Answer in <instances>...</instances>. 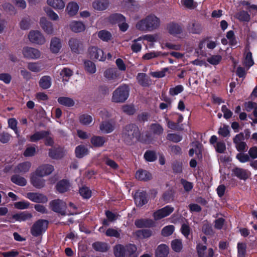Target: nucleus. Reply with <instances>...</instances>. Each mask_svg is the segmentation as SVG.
Masks as SVG:
<instances>
[{
	"label": "nucleus",
	"mask_w": 257,
	"mask_h": 257,
	"mask_svg": "<svg viewBox=\"0 0 257 257\" xmlns=\"http://www.w3.org/2000/svg\"><path fill=\"white\" fill-rule=\"evenodd\" d=\"M120 135L122 142L127 146L134 145L136 141L142 142L139 127L135 123H131L124 126Z\"/></svg>",
	"instance_id": "obj_1"
},
{
	"label": "nucleus",
	"mask_w": 257,
	"mask_h": 257,
	"mask_svg": "<svg viewBox=\"0 0 257 257\" xmlns=\"http://www.w3.org/2000/svg\"><path fill=\"white\" fill-rule=\"evenodd\" d=\"M160 23L159 18L155 15L151 14L138 22L136 28L141 31H152L159 27Z\"/></svg>",
	"instance_id": "obj_2"
},
{
	"label": "nucleus",
	"mask_w": 257,
	"mask_h": 257,
	"mask_svg": "<svg viewBox=\"0 0 257 257\" xmlns=\"http://www.w3.org/2000/svg\"><path fill=\"white\" fill-rule=\"evenodd\" d=\"M129 87L127 85H122L116 88L112 94V101L116 103L124 102L128 97Z\"/></svg>",
	"instance_id": "obj_3"
},
{
	"label": "nucleus",
	"mask_w": 257,
	"mask_h": 257,
	"mask_svg": "<svg viewBox=\"0 0 257 257\" xmlns=\"http://www.w3.org/2000/svg\"><path fill=\"white\" fill-rule=\"evenodd\" d=\"M48 221L45 219H39L33 225L31 233L34 236L37 237L41 235L43 232L48 228Z\"/></svg>",
	"instance_id": "obj_4"
},
{
	"label": "nucleus",
	"mask_w": 257,
	"mask_h": 257,
	"mask_svg": "<svg viewBox=\"0 0 257 257\" xmlns=\"http://www.w3.org/2000/svg\"><path fill=\"white\" fill-rule=\"evenodd\" d=\"M28 39L32 43L43 45L46 42L43 34L39 30H31L28 34Z\"/></svg>",
	"instance_id": "obj_5"
},
{
	"label": "nucleus",
	"mask_w": 257,
	"mask_h": 257,
	"mask_svg": "<svg viewBox=\"0 0 257 257\" xmlns=\"http://www.w3.org/2000/svg\"><path fill=\"white\" fill-rule=\"evenodd\" d=\"M22 52L24 58L30 60L39 59L41 56V52L39 49L29 46L24 47Z\"/></svg>",
	"instance_id": "obj_6"
},
{
	"label": "nucleus",
	"mask_w": 257,
	"mask_h": 257,
	"mask_svg": "<svg viewBox=\"0 0 257 257\" xmlns=\"http://www.w3.org/2000/svg\"><path fill=\"white\" fill-rule=\"evenodd\" d=\"M110 21L112 23H117L120 30L125 32L128 28V24L125 22V18L121 14H115L110 16Z\"/></svg>",
	"instance_id": "obj_7"
},
{
	"label": "nucleus",
	"mask_w": 257,
	"mask_h": 257,
	"mask_svg": "<svg viewBox=\"0 0 257 257\" xmlns=\"http://www.w3.org/2000/svg\"><path fill=\"white\" fill-rule=\"evenodd\" d=\"M174 210V208L171 205H167L156 211L153 214L155 220H160L169 216Z\"/></svg>",
	"instance_id": "obj_8"
},
{
	"label": "nucleus",
	"mask_w": 257,
	"mask_h": 257,
	"mask_svg": "<svg viewBox=\"0 0 257 257\" xmlns=\"http://www.w3.org/2000/svg\"><path fill=\"white\" fill-rule=\"evenodd\" d=\"M68 44L73 53L79 54L83 51V44L82 42L79 39L71 38L69 40Z\"/></svg>",
	"instance_id": "obj_9"
},
{
	"label": "nucleus",
	"mask_w": 257,
	"mask_h": 257,
	"mask_svg": "<svg viewBox=\"0 0 257 257\" xmlns=\"http://www.w3.org/2000/svg\"><path fill=\"white\" fill-rule=\"evenodd\" d=\"M40 26L43 31L47 35H52L54 33V29L52 23L47 20L44 17H42L40 20Z\"/></svg>",
	"instance_id": "obj_10"
},
{
	"label": "nucleus",
	"mask_w": 257,
	"mask_h": 257,
	"mask_svg": "<svg viewBox=\"0 0 257 257\" xmlns=\"http://www.w3.org/2000/svg\"><path fill=\"white\" fill-rule=\"evenodd\" d=\"M138 84L143 87H149L152 84V80L144 73H139L136 77Z\"/></svg>",
	"instance_id": "obj_11"
},
{
	"label": "nucleus",
	"mask_w": 257,
	"mask_h": 257,
	"mask_svg": "<svg viewBox=\"0 0 257 257\" xmlns=\"http://www.w3.org/2000/svg\"><path fill=\"white\" fill-rule=\"evenodd\" d=\"M90 57L92 59H97L99 61H104L106 57L104 55L103 51L96 47H91L88 50Z\"/></svg>",
	"instance_id": "obj_12"
},
{
	"label": "nucleus",
	"mask_w": 257,
	"mask_h": 257,
	"mask_svg": "<svg viewBox=\"0 0 257 257\" xmlns=\"http://www.w3.org/2000/svg\"><path fill=\"white\" fill-rule=\"evenodd\" d=\"M26 197L31 201L36 203H46L48 198L43 194L36 192H29L27 193Z\"/></svg>",
	"instance_id": "obj_13"
},
{
	"label": "nucleus",
	"mask_w": 257,
	"mask_h": 257,
	"mask_svg": "<svg viewBox=\"0 0 257 257\" xmlns=\"http://www.w3.org/2000/svg\"><path fill=\"white\" fill-rule=\"evenodd\" d=\"M54 171V167L50 164H43L39 167L36 170V175L40 177H44L51 174Z\"/></svg>",
	"instance_id": "obj_14"
},
{
	"label": "nucleus",
	"mask_w": 257,
	"mask_h": 257,
	"mask_svg": "<svg viewBox=\"0 0 257 257\" xmlns=\"http://www.w3.org/2000/svg\"><path fill=\"white\" fill-rule=\"evenodd\" d=\"M135 204L138 207H142L148 202V195L145 191L137 192L134 196Z\"/></svg>",
	"instance_id": "obj_15"
},
{
	"label": "nucleus",
	"mask_w": 257,
	"mask_h": 257,
	"mask_svg": "<svg viewBox=\"0 0 257 257\" xmlns=\"http://www.w3.org/2000/svg\"><path fill=\"white\" fill-rule=\"evenodd\" d=\"M63 202L60 199H55L49 203L50 207L52 211L60 213L62 215H65V211L63 210Z\"/></svg>",
	"instance_id": "obj_16"
},
{
	"label": "nucleus",
	"mask_w": 257,
	"mask_h": 257,
	"mask_svg": "<svg viewBox=\"0 0 257 257\" xmlns=\"http://www.w3.org/2000/svg\"><path fill=\"white\" fill-rule=\"evenodd\" d=\"M135 225L138 228H151L154 226V221L149 218H141L135 221Z\"/></svg>",
	"instance_id": "obj_17"
},
{
	"label": "nucleus",
	"mask_w": 257,
	"mask_h": 257,
	"mask_svg": "<svg viewBox=\"0 0 257 257\" xmlns=\"http://www.w3.org/2000/svg\"><path fill=\"white\" fill-rule=\"evenodd\" d=\"M62 48L61 40L57 37H53L51 39L50 44V50L54 54H57Z\"/></svg>",
	"instance_id": "obj_18"
},
{
	"label": "nucleus",
	"mask_w": 257,
	"mask_h": 257,
	"mask_svg": "<svg viewBox=\"0 0 257 257\" xmlns=\"http://www.w3.org/2000/svg\"><path fill=\"white\" fill-rule=\"evenodd\" d=\"M114 126V122L111 120H105L101 122L99 128L102 132L105 134H109L113 131Z\"/></svg>",
	"instance_id": "obj_19"
},
{
	"label": "nucleus",
	"mask_w": 257,
	"mask_h": 257,
	"mask_svg": "<svg viewBox=\"0 0 257 257\" xmlns=\"http://www.w3.org/2000/svg\"><path fill=\"white\" fill-rule=\"evenodd\" d=\"M48 154L51 158L56 160L60 159L64 156V150L61 147L49 149Z\"/></svg>",
	"instance_id": "obj_20"
},
{
	"label": "nucleus",
	"mask_w": 257,
	"mask_h": 257,
	"mask_svg": "<svg viewBox=\"0 0 257 257\" xmlns=\"http://www.w3.org/2000/svg\"><path fill=\"white\" fill-rule=\"evenodd\" d=\"M42 177L36 175V172L31 176V183L34 187L38 189H41L45 186V180Z\"/></svg>",
	"instance_id": "obj_21"
},
{
	"label": "nucleus",
	"mask_w": 257,
	"mask_h": 257,
	"mask_svg": "<svg viewBox=\"0 0 257 257\" xmlns=\"http://www.w3.org/2000/svg\"><path fill=\"white\" fill-rule=\"evenodd\" d=\"M50 134L49 131H42L35 132L30 137V141L31 142H37L39 140L44 139Z\"/></svg>",
	"instance_id": "obj_22"
},
{
	"label": "nucleus",
	"mask_w": 257,
	"mask_h": 257,
	"mask_svg": "<svg viewBox=\"0 0 257 257\" xmlns=\"http://www.w3.org/2000/svg\"><path fill=\"white\" fill-rule=\"evenodd\" d=\"M136 178L140 181H147L152 179V176L149 171L139 169L136 172Z\"/></svg>",
	"instance_id": "obj_23"
},
{
	"label": "nucleus",
	"mask_w": 257,
	"mask_h": 257,
	"mask_svg": "<svg viewBox=\"0 0 257 257\" xmlns=\"http://www.w3.org/2000/svg\"><path fill=\"white\" fill-rule=\"evenodd\" d=\"M169 252V248L165 244H161L158 246L155 251L156 257H167Z\"/></svg>",
	"instance_id": "obj_24"
},
{
	"label": "nucleus",
	"mask_w": 257,
	"mask_h": 257,
	"mask_svg": "<svg viewBox=\"0 0 257 257\" xmlns=\"http://www.w3.org/2000/svg\"><path fill=\"white\" fill-rule=\"evenodd\" d=\"M167 29L172 35L176 36L182 33V28L178 24L170 23L167 25Z\"/></svg>",
	"instance_id": "obj_25"
},
{
	"label": "nucleus",
	"mask_w": 257,
	"mask_h": 257,
	"mask_svg": "<svg viewBox=\"0 0 257 257\" xmlns=\"http://www.w3.org/2000/svg\"><path fill=\"white\" fill-rule=\"evenodd\" d=\"M234 176L240 180H246L249 177L248 171L244 169L236 167L232 170Z\"/></svg>",
	"instance_id": "obj_26"
},
{
	"label": "nucleus",
	"mask_w": 257,
	"mask_h": 257,
	"mask_svg": "<svg viewBox=\"0 0 257 257\" xmlns=\"http://www.w3.org/2000/svg\"><path fill=\"white\" fill-rule=\"evenodd\" d=\"M47 4L57 11L63 10L65 7V3L63 0H47Z\"/></svg>",
	"instance_id": "obj_27"
},
{
	"label": "nucleus",
	"mask_w": 257,
	"mask_h": 257,
	"mask_svg": "<svg viewBox=\"0 0 257 257\" xmlns=\"http://www.w3.org/2000/svg\"><path fill=\"white\" fill-rule=\"evenodd\" d=\"M69 187V182L65 179L58 181L56 185L57 190L61 193H64L68 191Z\"/></svg>",
	"instance_id": "obj_28"
},
{
	"label": "nucleus",
	"mask_w": 257,
	"mask_h": 257,
	"mask_svg": "<svg viewBox=\"0 0 257 257\" xmlns=\"http://www.w3.org/2000/svg\"><path fill=\"white\" fill-rule=\"evenodd\" d=\"M79 7L75 2H69L66 7V11L70 16H74L78 13Z\"/></svg>",
	"instance_id": "obj_29"
},
{
	"label": "nucleus",
	"mask_w": 257,
	"mask_h": 257,
	"mask_svg": "<svg viewBox=\"0 0 257 257\" xmlns=\"http://www.w3.org/2000/svg\"><path fill=\"white\" fill-rule=\"evenodd\" d=\"M32 214L27 211L16 213L12 215V218L16 221H22L31 219Z\"/></svg>",
	"instance_id": "obj_30"
},
{
	"label": "nucleus",
	"mask_w": 257,
	"mask_h": 257,
	"mask_svg": "<svg viewBox=\"0 0 257 257\" xmlns=\"http://www.w3.org/2000/svg\"><path fill=\"white\" fill-rule=\"evenodd\" d=\"M106 142L105 137L102 136H93L90 139V142L93 146L97 148L102 147Z\"/></svg>",
	"instance_id": "obj_31"
},
{
	"label": "nucleus",
	"mask_w": 257,
	"mask_h": 257,
	"mask_svg": "<svg viewBox=\"0 0 257 257\" xmlns=\"http://www.w3.org/2000/svg\"><path fill=\"white\" fill-rule=\"evenodd\" d=\"M70 28L73 32L80 33L85 30V26L81 22L74 21L71 22Z\"/></svg>",
	"instance_id": "obj_32"
},
{
	"label": "nucleus",
	"mask_w": 257,
	"mask_h": 257,
	"mask_svg": "<svg viewBox=\"0 0 257 257\" xmlns=\"http://www.w3.org/2000/svg\"><path fill=\"white\" fill-rule=\"evenodd\" d=\"M39 86L43 89L49 88L52 85V78L50 76L42 77L39 82Z\"/></svg>",
	"instance_id": "obj_33"
},
{
	"label": "nucleus",
	"mask_w": 257,
	"mask_h": 257,
	"mask_svg": "<svg viewBox=\"0 0 257 257\" xmlns=\"http://www.w3.org/2000/svg\"><path fill=\"white\" fill-rule=\"evenodd\" d=\"M89 153L88 149L83 145L77 146L75 150V156L77 158L81 159L87 155Z\"/></svg>",
	"instance_id": "obj_34"
},
{
	"label": "nucleus",
	"mask_w": 257,
	"mask_h": 257,
	"mask_svg": "<svg viewBox=\"0 0 257 257\" xmlns=\"http://www.w3.org/2000/svg\"><path fill=\"white\" fill-rule=\"evenodd\" d=\"M109 3L107 1H95L92 3L93 8L97 11H102L107 9Z\"/></svg>",
	"instance_id": "obj_35"
},
{
	"label": "nucleus",
	"mask_w": 257,
	"mask_h": 257,
	"mask_svg": "<svg viewBox=\"0 0 257 257\" xmlns=\"http://www.w3.org/2000/svg\"><path fill=\"white\" fill-rule=\"evenodd\" d=\"M93 249L99 252H106L109 249V246L106 242L96 241L92 244Z\"/></svg>",
	"instance_id": "obj_36"
},
{
	"label": "nucleus",
	"mask_w": 257,
	"mask_h": 257,
	"mask_svg": "<svg viewBox=\"0 0 257 257\" xmlns=\"http://www.w3.org/2000/svg\"><path fill=\"white\" fill-rule=\"evenodd\" d=\"M11 181L14 184L20 186H25L27 184L26 179L19 175H13L11 177Z\"/></svg>",
	"instance_id": "obj_37"
},
{
	"label": "nucleus",
	"mask_w": 257,
	"mask_h": 257,
	"mask_svg": "<svg viewBox=\"0 0 257 257\" xmlns=\"http://www.w3.org/2000/svg\"><path fill=\"white\" fill-rule=\"evenodd\" d=\"M138 238L144 239L151 237L152 235V231L149 229H143L138 230L135 232Z\"/></svg>",
	"instance_id": "obj_38"
},
{
	"label": "nucleus",
	"mask_w": 257,
	"mask_h": 257,
	"mask_svg": "<svg viewBox=\"0 0 257 257\" xmlns=\"http://www.w3.org/2000/svg\"><path fill=\"white\" fill-rule=\"evenodd\" d=\"M57 101L59 104L67 107H72L75 104L74 101L72 98L68 97H59Z\"/></svg>",
	"instance_id": "obj_39"
},
{
	"label": "nucleus",
	"mask_w": 257,
	"mask_h": 257,
	"mask_svg": "<svg viewBox=\"0 0 257 257\" xmlns=\"http://www.w3.org/2000/svg\"><path fill=\"white\" fill-rule=\"evenodd\" d=\"M31 166V163L29 161H26L20 163L16 168L17 172L21 173H26L28 172Z\"/></svg>",
	"instance_id": "obj_40"
},
{
	"label": "nucleus",
	"mask_w": 257,
	"mask_h": 257,
	"mask_svg": "<svg viewBox=\"0 0 257 257\" xmlns=\"http://www.w3.org/2000/svg\"><path fill=\"white\" fill-rule=\"evenodd\" d=\"M114 254L115 257H125L126 249L122 244H117L114 247Z\"/></svg>",
	"instance_id": "obj_41"
},
{
	"label": "nucleus",
	"mask_w": 257,
	"mask_h": 257,
	"mask_svg": "<svg viewBox=\"0 0 257 257\" xmlns=\"http://www.w3.org/2000/svg\"><path fill=\"white\" fill-rule=\"evenodd\" d=\"M174 194L172 190H167L164 192L162 196L161 200L165 203H168L174 200Z\"/></svg>",
	"instance_id": "obj_42"
},
{
	"label": "nucleus",
	"mask_w": 257,
	"mask_h": 257,
	"mask_svg": "<svg viewBox=\"0 0 257 257\" xmlns=\"http://www.w3.org/2000/svg\"><path fill=\"white\" fill-rule=\"evenodd\" d=\"M247 244L245 242H239L237 244V257H246Z\"/></svg>",
	"instance_id": "obj_43"
},
{
	"label": "nucleus",
	"mask_w": 257,
	"mask_h": 257,
	"mask_svg": "<svg viewBox=\"0 0 257 257\" xmlns=\"http://www.w3.org/2000/svg\"><path fill=\"white\" fill-rule=\"evenodd\" d=\"M144 158L147 162H152L157 160V156L155 151L147 150L144 155Z\"/></svg>",
	"instance_id": "obj_44"
},
{
	"label": "nucleus",
	"mask_w": 257,
	"mask_h": 257,
	"mask_svg": "<svg viewBox=\"0 0 257 257\" xmlns=\"http://www.w3.org/2000/svg\"><path fill=\"white\" fill-rule=\"evenodd\" d=\"M150 129L153 134L156 135H161L163 134L164 129L159 123H152L150 125Z\"/></svg>",
	"instance_id": "obj_45"
},
{
	"label": "nucleus",
	"mask_w": 257,
	"mask_h": 257,
	"mask_svg": "<svg viewBox=\"0 0 257 257\" xmlns=\"http://www.w3.org/2000/svg\"><path fill=\"white\" fill-rule=\"evenodd\" d=\"M104 76L109 80H114L117 77L116 70L111 68L108 69L104 71Z\"/></svg>",
	"instance_id": "obj_46"
},
{
	"label": "nucleus",
	"mask_w": 257,
	"mask_h": 257,
	"mask_svg": "<svg viewBox=\"0 0 257 257\" xmlns=\"http://www.w3.org/2000/svg\"><path fill=\"white\" fill-rule=\"evenodd\" d=\"M44 11L47 16L53 21H57L59 20V16L53 10L49 7L44 8Z\"/></svg>",
	"instance_id": "obj_47"
},
{
	"label": "nucleus",
	"mask_w": 257,
	"mask_h": 257,
	"mask_svg": "<svg viewBox=\"0 0 257 257\" xmlns=\"http://www.w3.org/2000/svg\"><path fill=\"white\" fill-rule=\"evenodd\" d=\"M171 247L175 252H180L183 247L181 240L178 239L173 240L171 241Z\"/></svg>",
	"instance_id": "obj_48"
},
{
	"label": "nucleus",
	"mask_w": 257,
	"mask_h": 257,
	"mask_svg": "<svg viewBox=\"0 0 257 257\" xmlns=\"http://www.w3.org/2000/svg\"><path fill=\"white\" fill-rule=\"evenodd\" d=\"M111 34L106 30H101L98 33V37L103 41H108L111 38Z\"/></svg>",
	"instance_id": "obj_49"
},
{
	"label": "nucleus",
	"mask_w": 257,
	"mask_h": 257,
	"mask_svg": "<svg viewBox=\"0 0 257 257\" xmlns=\"http://www.w3.org/2000/svg\"><path fill=\"white\" fill-rule=\"evenodd\" d=\"M79 121L83 125H89L92 121V117L90 115L83 114L79 116Z\"/></svg>",
	"instance_id": "obj_50"
},
{
	"label": "nucleus",
	"mask_w": 257,
	"mask_h": 257,
	"mask_svg": "<svg viewBox=\"0 0 257 257\" xmlns=\"http://www.w3.org/2000/svg\"><path fill=\"white\" fill-rule=\"evenodd\" d=\"M79 193L84 199H89L91 196V191L87 187H82L80 188Z\"/></svg>",
	"instance_id": "obj_51"
},
{
	"label": "nucleus",
	"mask_w": 257,
	"mask_h": 257,
	"mask_svg": "<svg viewBox=\"0 0 257 257\" xmlns=\"http://www.w3.org/2000/svg\"><path fill=\"white\" fill-rule=\"evenodd\" d=\"M174 231V226L172 225L165 226L161 231V234L165 237L171 235Z\"/></svg>",
	"instance_id": "obj_52"
},
{
	"label": "nucleus",
	"mask_w": 257,
	"mask_h": 257,
	"mask_svg": "<svg viewBox=\"0 0 257 257\" xmlns=\"http://www.w3.org/2000/svg\"><path fill=\"white\" fill-rule=\"evenodd\" d=\"M235 17L240 21L248 22L250 20V16L245 11H241L236 14Z\"/></svg>",
	"instance_id": "obj_53"
},
{
	"label": "nucleus",
	"mask_w": 257,
	"mask_h": 257,
	"mask_svg": "<svg viewBox=\"0 0 257 257\" xmlns=\"http://www.w3.org/2000/svg\"><path fill=\"white\" fill-rule=\"evenodd\" d=\"M158 36L157 35H145L138 38V40H146L149 42H154L157 41Z\"/></svg>",
	"instance_id": "obj_54"
},
{
	"label": "nucleus",
	"mask_w": 257,
	"mask_h": 257,
	"mask_svg": "<svg viewBox=\"0 0 257 257\" xmlns=\"http://www.w3.org/2000/svg\"><path fill=\"white\" fill-rule=\"evenodd\" d=\"M181 4L190 10L194 9L196 7V3L194 2V0H181Z\"/></svg>",
	"instance_id": "obj_55"
},
{
	"label": "nucleus",
	"mask_w": 257,
	"mask_h": 257,
	"mask_svg": "<svg viewBox=\"0 0 257 257\" xmlns=\"http://www.w3.org/2000/svg\"><path fill=\"white\" fill-rule=\"evenodd\" d=\"M183 86L181 85H178L175 87H171L169 89V94L172 96H175L181 93L183 91Z\"/></svg>",
	"instance_id": "obj_56"
},
{
	"label": "nucleus",
	"mask_w": 257,
	"mask_h": 257,
	"mask_svg": "<svg viewBox=\"0 0 257 257\" xmlns=\"http://www.w3.org/2000/svg\"><path fill=\"white\" fill-rule=\"evenodd\" d=\"M246 67V70L242 67H238L236 71V74L239 78H245L246 75V71L248 70L252 65H245Z\"/></svg>",
	"instance_id": "obj_57"
},
{
	"label": "nucleus",
	"mask_w": 257,
	"mask_h": 257,
	"mask_svg": "<svg viewBox=\"0 0 257 257\" xmlns=\"http://www.w3.org/2000/svg\"><path fill=\"white\" fill-rule=\"evenodd\" d=\"M180 182L183 185L184 190L186 192L190 191L193 188V184L192 182H189L184 179H181Z\"/></svg>",
	"instance_id": "obj_58"
},
{
	"label": "nucleus",
	"mask_w": 257,
	"mask_h": 257,
	"mask_svg": "<svg viewBox=\"0 0 257 257\" xmlns=\"http://www.w3.org/2000/svg\"><path fill=\"white\" fill-rule=\"evenodd\" d=\"M167 139L170 141L177 143L182 140V137L176 134H168L167 136Z\"/></svg>",
	"instance_id": "obj_59"
},
{
	"label": "nucleus",
	"mask_w": 257,
	"mask_h": 257,
	"mask_svg": "<svg viewBox=\"0 0 257 257\" xmlns=\"http://www.w3.org/2000/svg\"><path fill=\"white\" fill-rule=\"evenodd\" d=\"M105 235L109 237H114L116 238H119L120 234L116 229L112 228H108L106 232Z\"/></svg>",
	"instance_id": "obj_60"
},
{
	"label": "nucleus",
	"mask_w": 257,
	"mask_h": 257,
	"mask_svg": "<svg viewBox=\"0 0 257 257\" xmlns=\"http://www.w3.org/2000/svg\"><path fill=\"white\" fill-rule=\"evenodd\" d=\"M182 163L178 161L174 162L172 166L173 172L175 174L181 173L182 172Z\"/></svg>",
	"instance_id": "obj_61"
},
{
	"label": "nucleus",
	"mask_w": 257,
	"mask_h": 257,
	"mask_svg": "<svg viewBox=\"0 0 257 257\" xmlns=\"http://www.w3.org/2000/svg\"><path fill=\"white\" fill-rule=\"evenodd\" d=\"M202 231L206 235H211L214 233L212 226L209 223H205L202 226Z\"/></svg>",
	"instance_id": "obj_62"
},
{
	"label": "nucleus",
	"mask_w": 257,
	"mask_h": 257,
	"mask_svg": "<svg viewBox=\"0 0 257 257\" xmlns=\"http://www.w3.org/2000/svg\"><path fill=\"white\" fill-rule=\"evenodd\" d=\"M225 150L226 145L223 141L217 142L215 146V151L216 152L222 154L224 153Z\"/></svg>",
	"instance_id": "obj_63"
},
{
	"label": "nucleus",
	"mask_w": 257,
	"mask_h": 257,
	"mask_svg": "<svg viewBox=\"0 0 257 257\" xmlns=\"http://www.w3.org/2000/svg\"><path fill=\"white\" fill-rule=\"evenodd\" d=\"M207 249L206 245L198 243L196 245V251L198 257H204V251Z\"/></svg>",
	"instance_id": "obj_64"
}]
</instances>
